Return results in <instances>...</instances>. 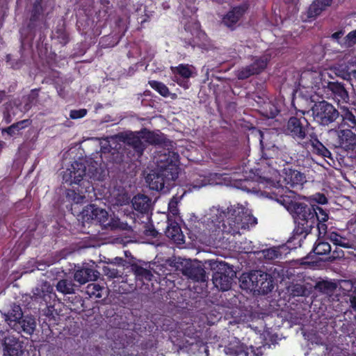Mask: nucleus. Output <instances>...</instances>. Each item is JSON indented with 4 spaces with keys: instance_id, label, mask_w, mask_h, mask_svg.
Masks as SVG:
<instances>
[{
    "instance_id": "obj_1",
    "label": "nucleus",
    "mask_w": 356,
    "mask_h": 356,
    "mask_svg": "<svg viewBox=\"0 0 356 356\" xmlns=\"http://www.w3.org/2000/svg\"><path fill=\"white\" fill-rule=\"evenodd\" d=\"M88 167L87 172V167L83 163L74 161L63 171L62 184L65 188V200L71 204L92 202L97 198L90 179H99V169L96 161H91Z\"/></svg>"
},
{
    "instance_id": "obj_2",
    "label": "nucleus",
    "mask_w": 356,
    "mask_h": 356,
    "mask_svg": "<svg viewBox=\"0 0 356 356\" xmlns=\"http://www.w3.org/2000/svg\"><path fill=\"white\" fill-rule=\"evenodd\" d=\"M283 204L291 214L296 223L293 236L288 243L295 241L300 243L314 227H316L319 235L326 234L327 226L325 222L329 219L327 210L315 204L292 200L289 198H284Z\"/></svg>"
},
{
    "instance_id": "obj_3",
    "label": "nucleus",
    "mask_w": 356,
    "mask_h": 356,
    "mask_svg": "<svg viewBox=\"0 0 356 356\" xmlns=\"http://www.w3.org/2000/svg\"><path fill=\"white\" fill-rule=\"evenodd\" d=\"M209 216V230L217 236L220 233L233 236L240 234L241 230L249 229L257 224V218L239 204L230 205L226 209L213 207Z\"/></svg>"
},
{
    "instance_id": "obj_4",
    "label": "nucleus",
    "mask_w": 356,
    "mask_h": 356,
    "mask_svg": "<svg viewBox=\"0 0 356 356\" xmlns=\"http://www.w3.org/2000/svg\"><path fill=\"white\" fill-rule=\"evenodd\" d=\"M179 170V154L164 148L158 154L156 170L148 174L146 182L151 190L166 193L175 186Z\"/></svg>"
},
{
    "instance_id": "obj_5",
    "label": "nucleus",
    "mask_w": 356,
    "mask_h": 356,
    "mask_svg": "<svg viewBox=\"0 0 356 356\" xmlns=\"http://www.w3.org/2000/svg\"><path fill=\"white\" fill-rule=\"evenodd\" d=\"M142 140L143 139L140 137V131L130 132L123 136L124 147L121 152L111 148L109 145V147H102V153L111 152L114 162L117 163L122 162L125 157L130 161H137L142 156L146 149V145Z\"/></svg>"
},
{
    "instance_id": "obj_6",
    "label": "nucleus",
    "mask_w": 356,
    "mask_h": 356,
    "mask_svg": "<svg viewBox=\"0 0 356 356\" xmlns=\"http://www.w3.org/2000/svg\"><path fill=\"white\" fill-rule=\"evenodd\" d=\"M240 286L242 289L257 291L266 295L274 288L273 277L261 270H253L243 273L239 278Z\"/></svg>"
},
{
    "instance_id": "obj_7",
    "label": "nucleus",
    "mask_w": 356,
    "mask_h": 356,
    "mask_svg": "<svg viewBox=\"0 0 356 356\" xmlns=\"http://www.w3.org/2000/svg\"><path fill=\"white\" fill-rule=\"evenodd\" d=\"M83 222L99 224L103 229H115L118 227V219L109 216L108 211L95 204H90L85 207L81 211Z\"/></svg>"
},
{
    "instance_id": "obj_8",
    "label": "nucleus",
    "mask_w": 356,
    "mask_h": 356,
    "mask_svg": "<svg viewBox=\"0 0 356 356\" xmlns=\"http://www.w3.org/2000/svg\"><path fill=\"white\" fill-rule=\"evenodd\" d=\"M314 122L321 126H329L340 118V112L335 106L325 100L316 102L312 107Z\"/></svg>"
},
{
    "instance_id": "obj_9",
    "label": "nucleus",
    "mask_w": 356,
    "mask_h": 356,
    "mask_svg": "<svg viewBox=\"0 0 356 356\" xmlns=\"http://www.w3.org/2000/svg\"><path fill=\"white\" fill-rule=\"evenodd\" d=\"M210 266L217 269L212 276L214 286L222 291L229 290L236 275L233 268L225 261H210Z\"/></svg>"
},
{
    "instance_id": "obj_10",
    "label": "nucleus",
    "mask_w": 356,
    "mask_h": 356,
    "mask_svg": "<svg viewBox=\"0 0 356 356\" xmlns=\"http://www.w3.org/2000/svg\"><path fill=\"white\" fill-rule=\"evenodd\" d=\"M309 123L305 117L291 116L283 126V133L295 140L300 146V143L309 138Z\"/></svg>"
},
{
    "instance_id": "obj_11",
    "label": "nucleus",
    "mask_w": 356,
    "mask_h": 356,
    "mask_svg": "<svg viewBox=\"0 0 356 356\" xmlns=\"http://www.w3.org/2000/svg\"><path fill=\"white\" fill-rule=\"evenodd\" d=\"M250 7L248 1L241 3L232 6L230 9L222 16L221 24L229 30L233 31L240 25V22L243 19Z\"/></svg>"
},
{
    "instance_id": "obj_12",
    "label": "nucleus",
    "mask_w": 356,
    "mask_h": 356,
    "mask_svg": "<svg viewBox=\"0 0 356 356\" xmlns=\"http://www.w3.org/2000/svg\"><path fill=\"white\" fill-rule=\"evenodd\" d=\"M320 76L321 74H318V79L320 80V82H311L310 85H307L305 87L313 88L314 86L319 89L321 87V83L322 88L325 89L327 88L329 91L332 92L333 98L336 99L338 102H348V101L349 100V95L343 83L338 81H322L321 78Z\"/></svg>"
},
{
    "instance_id": "obj_13",
    "label": "nucleus",
    "mask_w": 356,
    "mask_h": 356,
    "mask_svg": "<svg viewBox=\"0 0 356 356\" xmlns=\"http://www.w3.org/2000/svg\"><path fill=\"white\" fill-rule=\"evenodd\" d=\"M253 63L245 67L238 69L236 76L239 80H245L251 76L259 74L267 67L270 60L269 58L264 55L259 57L253 56Z\"/></svg>"
},
{
    "instance_id": "obj_14",
    "label": "nucleus",
    "mask_w": 356,
    "mask_h": 356,
    "mask_svg": "<svg viewBox=\"0 0 356 356\" xmlns=\"http://www.w3.org/2000/svg\"><path fill=\"white\" fill-rule=\"evenodd\" d=\"M56 295L53 287L47 282H44L33 290L32 300L47 307H53Z\"/></svg>"
},
{
    "instance_id": "obj_15",
    "label": "nucleus",
    "mask_w": 356,
    "mask_h": 356,
    "mask_svg": "<svg viewBox=\"0 0 356 356\" xmlns=\"http://www.w3.org/2000/svg\"><path fill=\"white\" fill-rule=\"evenodd\" d=\"M181 272L193 282H204L207 280L204 268L199 261H186L182 266Z\"/></svg>"
},
{
    "instance_id": "obj_16",
    "label": "nucleus",
    "mask_w": 356,
    "mask_h": 356,
    "mask_svg": "<svg viewBox=\"0 0 356 356\" xmlns=\"http://www.w3.org/2000/svg\"><path fill=\"white\" fill-rule=\"evenodd\" d=\"M300 146L305 149H309L314 154L323 158H332L330 150L318 139L314 134L309 135L305 142L300 143Z\"/></svg>"
},
{
    "instance_id": "obj_17",
    "label": "nucleus",
    "mask_w": 356,
    "mask_h": 356,
    "mask_svg": "<svg viewBox=\"0 0 356 356\" xmlns=\"http://www.w3.org/2000/svg\"><path fill=\"white\" fill-rule=\"evenodd\" d=\"M337 136L334 146L346 151L354 150L356 147V134L350 129L335 131Z\"/></svg>"
},
{
    "instance_id": "obj_18",
    "label": "nucleus",
    "mask_w": 356,
    "mask_h": 356,
    "mask_svg": "<svg viewBox=\"0 0 356 356\" xmlns=\"http://www.w3.org/2000/svg\"><path fill=\"white\" fill-rule=\"evenodd\" d=\"M99 273L92 266L83 264L76 269L74 274V280L80 284H84L88 282L95 281L98 279Z\"/></svg>"
},
{
    "instance_id": "obj_19",
    "label": "nucleus",
    "mask_w": 356,
    "mask_h": 356,
    "mask_svg": "<svg viewBox=\"0 0 356 356\" xmlns=\"http://www.w3.org/2000/svg\"><path fill=\"white\" fill-rule=\"evenodd\" d=\"M181 41L185 48L191 47L193 50L195 48H198L202 50L208 51L211 47L207 35L202 31H197L194 37L191 38H184L182 39Z\"/></svg>"
},
{
    "instance_id": "obj_20",
    "label": "nucleus",
    "mask_w": 356,
    "mask_h": 356,
    "mask_svg": "<svg viewBox=\"0 0 356 356\" xmlns=\"http://www.w3.org/2000/svg\"><path fill=\"white\" fill-rule=\"evenodd\" d=\"M284 181L288 188H301L305 182V176L300 171L291 168H283Z\"/></svg>"
},
{
    "instance_id": "obj_21",
    "label": "nucleus",
    "mask_w": 356,
    "mask_h": 356,
    "mask_svg": "<svg viewBox=\"0 0 356 356\" xmlns=\"http://www.w3.org/2000/svg\"><path fill=\"white\" fill-rule=\"evenodd\" d=\"M140 137L149 145H160L162 147L172 146V143L168 140L165 136L158 131L157 132L147 130V129H143L140 131Z\"/></svg>"
},
{
    "instance_id": "obj_22",
    "label": "nucleus",
    "mask_w": 356,
    "mask_h": 356,
    "mask_svg": "<svg viewBox=\"0 0 356 356\" xmlns=\"http://www.w3.org/2000/svg\"><path fill=\"white\" fill-rule=\"evenodd\" d=\"M3 345L4 356H22L24 353L23 343L15 337L6 338Z\"/></svg>"
},
{
    "instance_id": "obj_23",
    "label": "nucleus",
    "mask_w": 356,
    "mask_h": 356,
    "mask_svg": "<svg viewBox=\"0 0 356 356\" xmlns=\"http://www.w3.org/2000/svg\"><path fill=\"white\" fill-rule=\"evenodd\" d=\"M151 199L146 195L138 194L131 201L133 208L140 213H148L151 207Z\"/></svg>"
},
{
    "instance_id": "obj_24",
    "label": "nucleus",
    "mask_w": 356,
    "mask_h": 356,
    "mask_svg": "<svg viewBox=\"0 0 356 356\" xmlns=\"http://www.w3.org/2000/svg\"><path fill=\"white\" fill-rule=\"evenodd\" d=\"M332 3V0H314L307 10L308 18H316Z\"/></svg>"
},
{
    "instance_id": "obj_25",
    "label": "nucleus",
    "mask_w": 356,
    "mask_h": 356,
    "mask_svg": "<svg viewBox=\"0 0 356 356\" xmlns=\"http://www.w3.org/2000/svg\"><path fill=\"white\" fill-rule=\"evenodd\" d=\"M23 318V314L21 308L17 306L15 307L12 312H9L6 316V321L8 325L14 330H18L20 321Z\"/></svg>"
},
{
    "instance_id": "obj_26",
    "label": "nucleus",
    "mask_w": 356,
    "mask_h": 356,
    "mask_svg": "<svg viewBox=\"0 0 356 356\" xmlns=\"http://www.w3.org/2000/svg\"><path fill=\"white\" fill-rule=\"evenodd\" d=\"M340 117L341 118V123L342 126H347L350 129L356 128V116L355 113L356 111L353 112L352 110L347 107H343L341 109Z\"/></svg>"
},
{
    "instance_id": "obj_27",
    "label": "nucleus",
    "mask_w": 356,
    "mask_h": 356,
    "mask_svg": "<svg viewBox=\"0 0 356 356\" xmlns=\"http://www.w3.org/2000/svg\"><path fill=\"white\" fill-rule=\"evenodd\" d=\"M31 120L30 119L20 120L12 124L10 126L6 128H3L2 129V133H6L9 136L12 137L19 134L21 130L28 127L29 125H31Z\"/></svg>"
},
{
    "instance_id": "obj_28",
    "label": "nucleus",
    "mask_w": 356,
    "mask_h": 356,
    "mask_svg": "<svg viewBox=\"0 0 356 356\" xmlns=\"http://www.w3.org/2000/svg\"><path fill=\"white\" fill-rule=\"evenodd\" d=\"M39 88H35L30 91V92L23 97L24 110L25 111H29L33 106H35L38 102Z\"/></svg>"
},
{
    "instance_id": "obj_29",
    "label": "nucleus",
    "mask_w": 356,
    "mask_h": 356,
    "mask_svg": "<svg viewBox=\"0 0 356 356\" xmlns=\"http://www.w3.org/2000/svg\"><path fill=\"white\" fill-rule=\"evenodd\" d=\"M131 269L136 275V280L143 282L145 280L151 281L152 280L153 274L152 273L151 270L137 264L132 265Z\"/></svg>"
},
{
    "instance_id": "obj_30",
    "label": "nucleus",
    "mask_w": 356,
    "mask_h": 356,
    "mask_svg": "<svg viewBox=\"0 0 356 356\" xmlns=\"http://www.w3.org/2000/svg\"><path fill=\"white\" fill-rule=\"evenodd\" d=\"M75 284L67 279L60 280L56 285V290L63 294H73L75 293Z\"/></svg>"
},
{
    "instance_id": "obj_31",
    "label": "nucleus",
    "mask_w": 356,
    "mask_h": 356,
    "mask_svg": "<svg viewBox=\"0 0 356 356\" xmlns=\"http://www.w3.org/2000/svg\"><path fill=\"white\" fill-rule=\"evenodd\" d=\"M337 285L335 282L327 280L318 282L316 284L315 289L327 295L332 294L337 289Z\"/></svg>"
},
{
    "instance_id": "obj_32",
    "label": "nucleus",
    "mask_w": 356,
    "mask_h": 356,
    "mask_svg": "<svg viewBox=\"0 0 356 356\" xmlns=\"http://www.w3.org/2000/svg\"><path fill=\"white\" fill-rule=\"evenodd\" d=\"M268 165L274 169L277 172H282L283 168H289V162L282 159L281 157L277 156L276 158H270L268 159Z\"/></svg>"
},
{
    "instance_id": "obj_33",
    "label": "nucleus",
    "mask_w": 356,
    "mask_h": 356,
    "mask_svg": "<svg viewBox=\"0 0 356 356\" xmlns=\"http://www.w3.org/2000/svg\"><path fill=\"white\" fill-rule=\"evenodd\" d=\"M330 241L332 243V244L335 247H342V248H349V243L348 240L341 236L340 234H337L335 232H332L330 234L328 237Z\"/></svg>"
},
{
    "instance_id": "obj_34",
    "label": "nucleus",
    "mask_w": 356,
    "mask_h": 356,
    "mask_svg": "<svg viewBox=\"0 0 356 356\" xmlns=\"http://www.w3.org/2000/svg\"><path fill=\"white\" fill-rule=\"evenodd\" d=\"M173 73L178 74L181 78L189 79L192 76L193 72L187 64H179L175 67H172Z\"/></svg>"
},
{
    "instance_id": "obj_35",
    "label": "nucleus",
    "mask_w": 356,
    "mask_h": 356,
    "mask_svg": "<svg viewBox=\"0 0 356 356\" xmlns=\"http://www.w3.org/2000/svg\"><path fill=\"white\" fill-rule=\"evenodd\" d=\"M149 84L150 87L159 92L163 97H168L170 94L168 88L162 82L158 81H149Z\"/></svg>"
},
{
    "instance_id": "obj_36",
    "label": "nucleus",
    "mask_w": 356,
    "mask_h": 356,
    "mask_svg": "<svg viewBox=\"0 0 356 356\" xmlns=\"http://www.w3.org/2000/svg\"><path fill=\"white\" fill-rule=\"evenodd\" d=\"M331 245L328 242L320 241L313 248V252L318 255H325L330 253Z\"/></svg>"
},
{
    "instance_id": "obj_37",
    "label": "nucleus",
    "mask_w": 356,
    "mask_h": 356,
    "mask_svg": "<svg viewBox=\"0 0 356 356\" xmlns=\"http://www.w3.org/2000/svg\"><path fill=\"white\" fill-rule=\"evenodd\" d=\"M55 37L58 40L59 43H60L63 45H66L69 41V34L65 30V26H60L59 27H57L55 30Z\"/></svg>"
},
{
    "instance_id": "obj_38",
    "label": "nucleus",
    "mask_w": 356,
    "mask_h": 356,
    "mask_svg": "<svg viewBox=\"0 0 356 356\" xmlns=\"http://www.w3.org/2000/svg\"><path fill=\"white\" fill-rule=\"evenodd\" d=\"M104 287L98 284H90L87 286V293L90 297L100 298L102 297V292L104 291Z\"/></svg>"
},
{
    "instance_id": "obj_39",
    "label": "nucleus",
    "mask_w": 356,
    "mask_h": 356,
    "mask_svg": "<svg viewBox=\"0 0 356 356\" xmlns=\"http://www.w3.org/2000/svg\"><path fill=\"white\" fill-rule=\"evenodd\" d=\"M280 110L277 107L271 102H268L264 104L263 115L268 118H274L278 113Z\"/></svg>"
},
{
    "instance_id": "obj_40",
    "label": "nucleus",
    "mask_w": 356,
    "mask_h": 356,
    "mask_svg": "<svg viewBox=\"0 0 356 356\" xmlns=\"http://www.w3.org/2000/svg\"><path fill=\"white\" fill-rule=\"evenodd\" d=\"M35 323L33 319H30L29 321H26L24 319H22L20 321V325H19L18 330L17 332H19L21 329L27 334H32L35 330Z\"/></svg>"
},
{
    "instance_id": "obj_41",
    "label": "nucleus",
    "mask_w": 356,
    "mask_h": 356,
    "mask_svg": "<svg viewBox=\"0 0 356 356\" xmlns=\"http://www.w3.org/2000/svg\"><path fill=\"white\" fill-rule=\"evenodd\" d=\"M262 254L264 257L268 260H273L282 256L280 248L276 247L264 250Z\"/></svg>"
},
{
    "instance_id": "obj_42",
    "label": "nucleus",
    "mask_w": 356,
    "mask_h": 356,
    "mask_svg": "<svg viewBox=\"0 0 356 356\" xmlns=\"http://www.w3.org/2000/svg\"><path fill=\"white\" fill-rule=\"evenodd\" d=\"M42 12L43 10L40 2L39 1H36L33 4L31 11L30 24H33V22H37L40 19V17L42 15Z\"/></svg>"
},
{
    "instance_id": "obj_43",
    "label": "nucleus",
    "mask_w": 356,
    "mask_h": 356,
    "mask_svg": "<svg viewBox=\"0 0 356 356\" xmlns=\"http://www.w3.org/2000/svg\"><path fill=\"white\" fill-rule=\"evenodd\" d=\"M292 293L294 296H306L307 295V289L301 284H294L292 287Z\"/></svg>"
},
{
    "instance_id": "obj_44",
    "label": "nucleus",
    "mask_w": 356,
    "mask_h": 356,
    "mask_svg": "<svg viewBox=\"0 0 356 356\" xmlns=\"http://www.w3.org/2000/svg\"><path fill=\"white\" fill-rule=\"evenodd\" d=\"M86 114L87 110L86 108L72 110L70 113V118L73 120L80 119L86 116Z\"/></svg>"
},
{
    "instance_id": "obj_45",
    "label": "nucleus",
    "mask_w": 356,
    "mask_h": 356,
    "mask_svg": "<svg viewBox=\"0 0 356 356\" xmlns=\"http://www.w3.org/2000/svg\"><path fill=\"white\" fill-rule=\"evenodd\" d=\"M344 40L348 47H353L356 43V29L348 33Z\"/></svg>"
},
{
    "instance_id": "obj_46",
    "label": "nucleus",
    "mask_w": 356,
    "mask_h": 356,
    "mask_svg": "<svg viewBox=\"0 0 356 356\" xmlns=\"http://www.w3.org/2000/svg\"><path fill=\"white\" fill-rule=\"evenodd\" d=\"M103 272L105 275L110 278H116L120 276L119 271L115 268H111L109 266H104Z\"/></svg>"
},
{
    "instance_id": "obj_47",
    "label": "nucleus",
    "mask_w": 356,
    "mask_h": 356,
    "mask_svg": "<svg viewBox=\"0 0 356 356\" xmlns=\"http://www.w3.org/2000/svg\"><path fill=\"white\" fill-rule=\"evenodd\" d=\"M145 229L143 231V234L146 236H150L152 238H156L158 235V232L154 227L152 225L146 224L145 226Z\"/></svg>"
},
{
    "instance_id": "obj_48",
    "label": "nucleus",
    "mask_w": 356,
    "mask_h": 356,
    "mask_svg": "<svg viewBox=\"0 0 356 356\" xmlns=\"http://www.w3.org/2000/svg\"><path fill=\"white\" fill-rule=\"evenodd\" d=\"M312 200L314 201L316 203L320 204H325L327 203L328 200L327 197L323 193H317L312 196Z\"/></svg>"
},
{
    "instance_id": "obj_49",
    "label": "nucleus",
    "mask_w": 356,
    "mask_h": 356,
    "mask_svg": "<svg viewBox=\"0 0 356 356\" xmlns=\"http://www.w3.org/2000/svg\"><path fill=\"white\" fill-rule=\"evenodd\" d=\"M177 204H178L177 199L175 197L170 200V201L168 204L169 211L173 215H176L178 213Z\"/></svg>"
},
{
    "instance_id": "obj_50",
    "label": "nucleus",
    "mask_w": 356,
    "mask_h": 356,
    "mask_svg": "<svg viewBox=\"0 0 356 356\" xmlns=\"http://www.w3.org/2000/svg\"><path fill=\"white\" fill-rule=\"evenodd\" d=\"M188 79H180L175 76V79H173L177 83L184 89H188L189 88V81Z\"/></svg>"
},
{
    "instance_id": "obj_51",
    "label": "nucleus",
    "mask_w": 356,
    "mask_h": 356,
    "mask_svg": "<svg viewBox=\"0 0 356 356\" xmlns=\"http://www.w3.org/2000/svg\"><path fill=\"white\" fill-rule=\"evenodd\" d=\"M238 347H239V346H226L225 348V354L227 356H236V353H237V351H238Z\"/></svg>"
},
{
    "instance_id": "obj_52",
    "label": "nucleus",
    "mask_w": 356,
    "mask_h": 356,
    "mask_svg": "<svg viewBox=\"0 0 356 356\" xmlns=\"http://www.w3.org/2000/svg\"><path fill=\"white\" fill-rule=\"evenodd\" d=\"M344 257V252L342 250L335 247V249L332 251V257L333 259H339Z\"/></svg>"
},
{
    "instance_id": "obj_53",
    "label": "nucleus",
    "mask_w": 356,
    "mask_h": 356,
    "mask_svg": "<svg viewBox=\"0 0 356 356\" xmlns=\"http://www.w3.org/2000/svg\"><path fill=\"white\" fill-rule=\"evenodd\" d=\"M266 187H268L269 188H277L279 186V181L275 183L273 181L268 179H266Z\"/></svg>"
},
{
    "instance_id": "obj_54",
    "label": "nucleus",
    "mask_w": 356,
    "mask_h": 356,
    "mask_svg": "<svg viewBox=\"0 0 356 356\" xmlns=\"http://www.w3.org/2000/svg\"><path fill=\"white\" fill-rule=\"evenodd\" d=\"M248 350H245L242 346L238 347V351L236 356H248Z\"/></svg>"
},
{
    "instance_id": "obj_55",
    "label": "nucleus",
    "mask_w": 356,
    "mask_h": 356,
    "mask_svg": "<svg viewBox=\"0 0 356 356\" xmlns=\"http://www.w3.org/2000/svg\"><path fill=\"white\" fill-rule=\"evenodd\" d=\"M206 185V183H205V179H203L200 181V182H197V184H195L194 182H193L191 184V186L193 188H201L202 186H205Z\"/></svg>"
},
{
    "instance_id": "obj_56",
    "label": "nucleus",
    "mask_w": 356,
    "mask_h": 356,
    "mask_svg": "<svg viewBox=\"0 0 356 356\" xmlns=\"http://www.w3.org/2000/svg\"><path fill=\"white\" fill-rule=\"evenodd\" d=\"M3 120L6 124H10L12 122V117H11L10 114L9 113H4Z\"/></svg>"
},
{
    "instance_id": "obj_57",
    "label": "nucleus",
    "mask_w": 356,
    "mask_h": 356,
    "mask_svg": "<svg viewBox=\"0 0 356 356\" xmlns=\"http://www.w3.org/2000/svg\"><path fill=\"white\" fill-rule=\"evenodd\" d=\"M343 35V31H337V32L332 33V38L333 39L338 40V39H340L342 37Z\"/></svg>"
},
{
    "instance_id": "obj_58",
    "label": "nucleus",
    "mask_w": 356,
    "mask_h": 356,
    "mask_svg": "<svg viewBox=\"0 0 356 356\" xmlns=\"http://www.w3.org/2000/svg\"><path fill=\"white\" fill-rule=\"evenodd\" d=\"M305 76H308L309 78H311L312 79H314V74L312 73V72H308V73H305V74H302L301 75V77H300V81L303 83L304 81V79L305 78Z\"/></svg>"
},
{
    "instance_id": "obj_59",
    "label": "nucleus",
    "mask_w": 356,
    "mask_h": 356,
    "mask_svg": "<svg viewBox=\"0 0 356 356\" xmlns=\"http://www.w3.org/2000/svg\"><path fill=\"white\" fill-rule=\"evenodd\" d=\"M6 97V92L5 90H0V104L2 103Z\"/></svg>"
},
{
    "instance_id": "obj_60",
    "label": "nucleus",
    "mask_w": 356,
    "mask_h": 356,
    "mask_svg": "<svg viewBox=\"0 0 356 356\" xmlns=\"http://www.w3.org/2000/svg\"><path fill=\"white\" fill-rule=\"evenodd\" d=\"M350 304L352 307L356 309V295L350 298Z\"/></svg>"
},
{
    "instance_id": "obj_61",
    "label": "nucleus",
    "mask_w": 356,
    "mask_h": 356,
    "mask_svg": "<svg viewBox=\"0 0 356 356\" xmlns=\"http://www.w3.org/2000/svg\"><path fill=\"white\" fill-rule=\"evenodd\" d=\"M115 264H118V265H123V263L125 261L124 259L121 257H115Z\"/></svg>"
},
{
    "instance_id": "obj_62",
    "label": "nucleus",
    "mask_w": 356,
    "mask_h": 356,
    "mask_svg": "<svg viewBox=\"0 0 356 356\" xmlns=\"http://www.w3.org/2000/svg\"><path fill=\"white\" fill-rule=\"evenodd\" d=\"M249 181L248 180H244L242 183H241V188L243 190H245V191H250V188H248L246 184H248Z\"/></svg>"
},
{
    "instance_id": "obj_63",
    "label": "nucleus",
    "mask_w": 356,
    "mask_h": 356,
    "mask_svg": "<svg viewBox=\"0 0 356 356\" xmlns=\"http://www.w3.org/2000/svg\"><path fill=\"white\" fill-rule=\"evenodd\" d=\"M4 142L2 141V140H0V152L2 151V149L3 148V146H4Z\"/></svg>"
},
{
    "instance_id": "obj_64",
    "label": "nucleus",
    "mask_w": 356,
    "mask_h": 356,
    "mask_svg": "<svg viewBox=\"0 0 356 356\" xmlns=\"http://www.w3.org/2000/svg\"><path fill=\"white\" fill-rule=\"evenodd\" d=\"M299 112H300L302 115H305V111H300V110L299 111Z\"/></svg>"
}]
</instances>
